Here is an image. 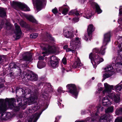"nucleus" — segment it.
Masks as SVG:
<instances>
[{
  "label": "nucleus",
  "instance_id": "nucleus-1",
  "mask_svg": "<svg viewBox=\"0 0 122 122\" xmlns=\"http://www.w3.org/2000/svg\"><path fill=\"white\" fill-rule=\"evenodd\" d=\"M104 37L103 45L100 49L97 48H94L93 50V53L91 52L89 55V58L91 60L94 67L95 68H96L97 65L104 61L103 59L100 58L98 54L100 53L102 55H105L107 42L110 40V32H109L106 33L104 35Z\"/></svg>",
  "mask_w": 122,
  "mask_h": 122
},
{
  "label": "nucleus",
  "instance_id": "nucleus-2",
  "mask_svg": "<svg viewBox=\"0 0 122 122\" xmlns=\"http://www.w3.org/2000/svg\"><path fill=\"white\" fill-rule=\"evenodd\" d=\"M21 77L23 79H24L26 80L27 79L32 81H36L38 79L37 75L34 73L32 71L27 73L25 71H24L21 75Z\"/></svg>",
  "mask_w": 122,
  "mask_h": 122
},
{
  "label": "nucleus",
  "instance_id": "nucleus-3",
  "mask_svg": "<svg viewBox=\"0 0 122 122\" xmlns=\"http://www.w3.org/2000/svg\"><path fill=\"white\" fill-rule=\"evenodd\" d=\"M80 41L78 37H76L75 39H73L70 42V48H67L66 51L68 52L72 51V53L74 52V50H77L80 47Z\"/></svg>",
  "mask_w": 122,
  "mask_h": 122
},
{
  "label": "nucleus",
  "instance_id": "nucleus-4",
  "mask_svg": "<svg viewBox=\"0 0 122 122\" xmlns=\"http://www.w3.org/2000/svg\"><path fill=\"white\" fill-rule=\"evenodd\" d=\"M66 87L69 90L68 92L71 93L73 97L77 98L78 92H77V88L76 85L72 84H68L66 85Z\"/></svg>",
  "mask_w": 122,
  "mask_h": 122
},
{
  "label": "nucleus",
  "instance_id": "nucleus-5",
  "mask_svg": "<svg viewBox=\"0 0 122 122\" xmlns=\"http://www.w3.org/2000/svg\"><path fill=\"white\" fill-rule=\"evenodd\" d=\"M10 4L11 6H16L22 10L24 11H30V8L26 5L20 2L13 1L11 4L10 2Z\"/></svg>",
  "mask_w": 122,
  "mask_h": 122
},
{
  "label": "nucleus",
  "instance_id": "nucleus-6",
  "mask_svg": "<svg viewBox=\"0 0 122 122\" xmlns=\"http://www.w3.org/2000/svg\"><path fill=\"white\" fill-rule=\"evenodd\" d=\"M9 66L10 69H9L6 70V71L7 73V74H9L10 76L13 78V77H14V73L13 72L14 71V70H13V69H16L17 68H18V67L17 65L15 63H10Z\"/></svg>",
  "mask_w": 122,
  "mask_h": 122
},
{
  "label": "nucleus",
  "instance_id": "nucleus-7",
  "mask_svg": "<svg viewBox=\"0 0 122 122\" xmlns=\"http://www.w3.org/2000/svg\"><path fill=\"white\" fill-rule=\"evenodd\" d=\"M43 50L45 51V52L43 53L45 54L47 53V52L52 53H55L56 52V47L53 46H51L47 44L46 47H44L43 48Z\"/></svg>",
  "mask_w": 122,
  "mask_h": 122
},
{
  "label": "nucleus",
  "instance_id": "nucleus-8",
  "mask_svg": "<svg viewBox=\"0 0 122 122\" xmlns=\"http://www.w3.org/2000/svg\"><path fill=\"white\" fill-rule=\"evenodd\" d=\"M46 0H37L36 2V8L38 11L45 7L46 5Z\"/></svg>",
  "mask_w": 122,
  "mask_h": 122
},
{
  "label": "nucleus",
  "instance_id": "nucleus-9",
  "mask_svg": "<svg viewBox=\"0 0 122 122\" xmlns=\"http://www.w3.org/2000/svg\"><path fill=\"white\" fill-rule=\"evenodd\" d=\"M69 9V8L67 5H64L62 6L59 8V10L61 12L62 14L66 15L67 14Z\"/></svg>",
  "mask_w": 122,
  "mask_h": 122
},
{
  "label": "nucleus",
  "instance_id": "nucleus-10",
  "mask_svg": "<svg viewBox=\"0 0 122 122\" xmlns=\"http://www.w3.org/2000/svg\"><path fill=\"white\" fill-rule=\"evenodd\" d=\"M95 29V27L92 24H90L88 26L87 31L88 36L89 37H90L89 38L90 40H91V39L92 37V33L94 31Z\"/></svg>",
  "mask_w": 122,
  "mask_h": 122
},
{
  "label": "nucleus",
  "instance_id": "nucleus-11",
  "mask_svg": "<svg viewBox=\"0 0 122 122\" xmlns=\"http://www.w3.org/2000/svg\"><path fill=\"white\" fill-rule=\"evenodd\" d=\"M35 103V104L32 105L31 107V108L29 109L28 111L30 113H34L40 108V106L37 102Z\"/></svg>",
  "mask_w": 122,
  "mask_h": 122
},
{
  "label": "nucleus",
  "instance_id": "nucleus-12",
  "mask_svg": "<svg viewBox=\"0 0 122 122\" xmlns=\"http://www.w3.org/2000/svg\"><path fill=\"white\" fill-rule=\"evenodd\" d=\"M104 86L105 89L102 91V93L104 94L105 93H108L109 92H110L111 90L113 89V86L110 85L107 83H105Z\"/></svg>",
  "mask_w": 122,
  "mask_h": 122
},
{
  "label": "nucleus",
  "instance_id": "nucleus-13",
  "mask_svg": "<svg viewBox=\"0 0 122 122\" xmlns=\"http://www.w3.org/2000/svg\"><path fill=\"white\" fill-rule=\"evenodd\" d=\"M91 5L93 8L96 9V11L98 14H100L102 12V10L100 8L99 5L94 2H92L91 3Z\"/></svg>",
  "mask_w": 122,
  "mask_h": 122
},
{
  "label": "nucleus",
  "instance_id": "nucleus-14",
  "mask_svg": "<svg viewBox=\"0 0 122 122\" xmlns=\"http://www.w3.org/2000/svg\"><path fill=\"white\" fill-rule=\"evenodd\" d=\"M21 104V103H19L18 106H16L15 107L14 110L16 112L18 111L20 109H25L26 106H25V104Z\"/></svg>",
  "mask_w": 122,
  "mask_h": 122
},
{
  "label": "nucleus",
  "instance_id": "nucleus-15",
  "mask_svg": "<svg viewBox=\"0 0 122 122\" xmlns=\"http://www.w3.org/2000/svg\"><path fill=\"white\" fill-rule=\"evenodd\" d=\"M16 100L17 102L19 103H21V104H25V106H26V103L25 102L24 103V102L26 101V98H23L21 97H18L16 96ZM23 105V104H22Z\"/></svg>",
  "mask_w": 122,
  "mask_h": 122
},
{
  "label": "nucleus",
  "instance_id": "nucleus-16",
  "mask_svg": "<svg viewBox=\"0 0 122 122\" xmlns=\"http://www.w3.org/2000/svg\"><path fill=\"white\" fill-rule=\"evenodd\" d=\"M63 35L65 37L68 38H72L74 36V35L71 31L66 30H64Z\"/></svg>",
  "mask_w": 122,
  "mask_h": 122
},
{
  "label": "nucleus",
  "instance_id": "nucleus-17",
  "mask_svg": "<svg viewBox=\"0 0 122 122\" xmlns=\"http://www.w3.org/2000/svg\"><path fill=\"white\" fill-rule=\"evenodd\" d=\"M109 115L104 114L101 116L99 119V122H108Z\"/></svg>",
  "mask_w": 122,
  "mask_h": 122
},
{
  "label": "nucleus",
  "instance_id": "nucleus-18",
  "mask_svg": "<svg viewBox=\"0 0 122 122\" xmlns=\"http://www.w3.org/2000/svg\"><path fill=\"white\" fill-rule=\"evenodd\" d=\"M32 55L30 54H26L23 56L22 59L27 61H31L32 60Z\"/></svg>",
  "mask_w": 122,
  "mask_h": 122
},
{
  "label": "nucleus",
  "instance_id": "nucleus-19",
  "mask_svg": "<svg viewBox=\"0 0 122 122\" xmlns=\"http://www.w3.org/2000/svg\"><path fill=\"white\" fill-rule=\"evenodd\" d=\"M5 28L7 30H14L13 25L9 22L7 21L5 23Z\"/></svg>",
  "mask_w": 122,
  "mask_h": 122
},
{
  "label": "nucleus",
  "instance_id": "nucleus-20",
  "mask_svg": "<svg viewBox=\"0 0 122 122\" xmlns=\"http://www.w3.org/2000/svg\"><path fill=\"white\" fill-rule=\"evenodd\" d=\"M102 103L103 106L108 107L110 105V102L108 97H105L104 98Z\"/></svg>",
  "mask_w": 122,
  "mask_h": 122
},
{
  "label": "nucleus",
  "instance_id": "nucleus-21",
  "mask_svg": "<svg viewBox=\"0 0 122 122\" xmlns=\"http://www.w3.org/2000/svg\"><path fill=\"white\" fill-rule=\"evenodd\" d=\"M26 101L24 102V103H26L27 104L30 105L33 103H35L36 102H35V98L33 97H30L28 99H26Z\"/></svg>",
  "mask_w": 122,
  "mask_h": 122
},
{
  "label": "nucleus",
  "instance_id": "nucleus-22",
  "mask_svg": "<svg viewBox=\"0 0 122 122\" xmlns=\"http://www.w3.org/2000/svg\"><path fill=\"white\" fill-rule=\"evenodd\" d=\"M82 65V64L79 60L76 61L74 62L72 65V67L75 68H79Z\"/></svg>",
  "mask_w": 122,
  "mask_h": 122
},
{
  "label": "nucleus",
  "instance_id": "nucleus-23",
  "mask_svg": "<svg viewBox=\"0 0 122 122\" xmlns=\"http://www.w3.org/2000/svg\"><path fill=\"white\" fill-rule=\"evenodd\" d=\"M14 25L15 28L14 33L16 32L17 33H22L21 30L19 25H18L16 23Z\"/></svg>",
  "mask_w": 122,
  "mask_h": 122
},
{
  "label": "nucleus",
  "instance_id": "nucleus-24",
  "mask_svg": "<svg viewBox=\"0 0 122 122\" xmlns=\"http://www.w3.org/2000/svg\"><path fill=\"white\" fill-rule=\"evenodd\" d=\"M59 59L58 57L55 56H52L50 58V60L49 61V62H51L53 63V62H55L57 63V62H59Z\"/></svg>",
  "mask_w": 122,
  "mask_h": 122
},
{
  "label": "nucleus",
  "instance_id": "nucleus-25",
  "mask_svg": "<svg viewBox=\"0 0 122 122\" xmlns=\"http://www.w3.org/2000/svg\"><path fill=\"white\" fill-rule=\"evenodd\" d=\"M69 15H75L77 16L79 15L80 14L78 11L76 10V9L72 10L70 11L69 13Z\"/></svg>",
  "mask_w": 122,
  "mask_h": 122
},
{
  "label": "nucleus",
  "instance_id": "nucleus-26",
  "mask_svg": "<svg viewBox=\"0 0 122 122\" xmlns=\"http://www.w3.org/2000/svg\"><path fill=\"white\" fill-rule=\"evenodd\" d=\"M114 102L116 103H119L121 102L120 98V96L117 94H116V96L113 99Z\"/></svg>",
  "mask_w": 122,
  "mask_h": 122
},
{
  "label": "nucleus",
  "instance_id": "nucleus-27",
  "mask_svg": "<svg viewBox=\"0 0 122 122\" xmlns=\"http://www.w3.org/2000/svg\"><path fill=\"white\" fill-rule=\"evenodd\" d=\"M26 19L30 21L33 23H35L36 24L37 23V21L32 16H30L26 18Z\"/></svg>",
  "mask_w": 122,
  "mask_h": 122
},
{
  "label": "nucleus",
  "instance_id": "nucleus-28",
  "mask_svg": "<svg viewBox=\"0 0 122 122\" xmlns=\"http://www.w3.org/2000/svg\"><path fill=\"white\" fill-rule=\"evenodd\" d=\"M111 90L110 92H109L108 94H107L108 97L110 98L113 99L114 98V97L116 96V95L115 93L114 92H111Z\"/></svg>",
  "mask_w": 122,
  "mask_h": 122
},
{
  "label": "nucleus",
  "instance_id": "nucleus-29",
  "mask_svg": "<svg viewBox=\"0 0 122 122\" xmlns=\"http://www.w3.org/2000/svg\"><path fill=\"white\" fill-rule=\"evenodd\" d=\"M114 44L116 46L118 45V46L120 44L121 45L122 44V37L119 36L117 41L115 42Z\"/></svg>",
  "mask_w": 122,
  "mask_h": 122
},
{
  "label": "nucleus",
  "instance_id": "nucleus-30",
  "mask_svg": "<svg viewBox=\"0 0 122 122\" xmlns=\"http://www.w3.org/2000/svg\"><path fill=\"white\" fill-rule=\"evenodd\" d=\"M47 37V40L46 41L48 42L50 41H54V39L52 37V35L50 34H48L46 35Z\"/></svg>",
  "mask_w": 122,
  "mask_h": 122
},
{
  "label": "nucleus",
  "instance_id": "nucleus-31",
  "mask_svg": "<svg viewBox=\"0 0 122 122\" xmlns=\"http://www.w3.org/2000/svg\"><path fill=\"white\" fill-rule=\"evenodd\" d=\"M114 107L111 106L108 107L105 111V112L106 113L108 114L110 113H112Z\"/></svg>",
  "mask_w": 122,
  "mask_h": 122
},
{
  "label": "nucleus",
  "instance_id": "nucleus-32",
  "mask_svg": "<svg viewBox=\"0 0 122 122\" xmlns=\"http://www.w3.org/2000/svg\"><path fill=\"white\" fill-rule=\"evenodd\" d=\"M45 63L42 62H39L38 63L37 67L41 69L45 67Z\"/></svg>",
  "mask_w": 122,
  "mask_h": 122
},
{
  "label": "nucleus",
  "instance_id": "nucleus-33",
  "mask_svg": "<svg viewBox=\"0 0 122 122\" xmlns=\"http://www.w3.org/2000/svg\"><path fill=\"white\" fill-rule=\"evenodd\" d=\"M6 15V13L5 10L2 9H0V17H3Z\"/></svg>",
  "mask_w": 122,
  "mask_h": 122
},
{
  "label": "nucleus",
  "instance_id": "nucleus-34",
  "mask_svg": "<svg viewBox=\"0 0 122 122\" xmlns=\"http://www.w3.org/2000/svg\"><path fill=\"white\" fill-rule=\"evenodd\" d=\"M85 17L87 19H91L92 17L90 11H87L86 13Z\"/></svg>",
  "mask_w": 122,
  "mask_h": 122
},
{
  "label": "nucleus",
  "instance_id": "nucleus-35",
  "mask_svg": "<svg viewBox=\"0 0 122 122\" xmlns=\"http://www.w3.org/2000/svg\"><path fill=\"white\" fill-rule=\"evenodd\" d=\"M57 63H56L55 62H53L52 63L51 62H49V63H50L51 66L54 68H55L56 67H58V66L59 62H57Z\"/></svg>",
  "mask_w": 122,
  "mask_h": 122
},
{
  "label": "nucleus",
  "instance_id": "nucleus-36",
  "mask_svg": "<svg viewBox=\"0 0 122 122\" xmlns=\"http://www.w3.org/2000/svg\"><path fill=\"white\" fill-rule=\"evenodd\" d=\"M41 112L40 113H36L35 114V117L33 121V122H36L38 119L40 115H41Z\"/></svg>",
  "mask_w": 122,
  "mask_h": 122
},
{
  "label": "nucleus",
  "instance_id": "nucleus-37",
  "mask_svg": "<svg viewBox=\"0 0 122 122\" xmlns=\"http://www.w3.org/2000/svg\"><path fill=\"white\" fill-rule=\"evenodd\" d=\"M111 75L109 74L105 73L103 76V78L102 81H104L106 78H108L111 76Z\"/></svg>",
  "mask_w": 122,
  "mask_h": 122
},
{
  "label": "nucleus",
  "instance_id": "nucleus-38",
  "mask_svg": "<svg viewBox=\"0 0 122 122\" xmlns=\"http://www.w3.org/2000/svg\"><path fill=\"white\" fill-rule=\"evenodd\" d=\"M115 88L116 89L119 90V91H120L122 89V85H121L120 83L115 87Z\"/></svg>",
  "mask_w": 122,
  "mask_h": 122
},
{
  "label": "nucleus",
  "instance_id": "nucleus-39",
  "mask_svg": "<svg viewBox=\"0 0 122 122\" xmlns=\"http://www.w3.org/2000/svg\"><path fill=\"white\" fill-rule=\"evenodd\" d=\"M37 33H33L30 35V37L32 38H35L38 36Z\"/></svg>",
  "mask_w": 122,
  "mask_h": 122
},
{
  "label": "nucleus",
  "instance_id": "nucleus-40",
  "mask_svg": "<svg viewBox=\"0 0 122 122\" xmlns=\"http://www.w3.org/2000/svg\"><path fill=\"white\" fill-rule=\"evenodd\" d=\"M20 25L22 27H26L27 25V24L26 23L23 21H21L20 22Z\"/></svg>",
  "mask_w": 122,
  "mask_h": 122
},
{
  "label": "nucleus",
  "instance_id": "nucleus-41",
  "mask_svg": "<svg viewBox=\"0 0 122 122\" xmlns=\"http://www.w3.org/2000/svg\"><path fill=\"white\" fill-rule=\"evenodd\" d=\"M121 46V45L120 44L117 48V49L118 50L117 52L118 53H119V55H120L119 54V52L122 51V47Z\"/></svg>",
  "mask_w": 122,
  "mask_h": 122
},
{
  "label": "nucleus",
  "instance_id": "nucleus-42",
  "mask_svg": "<svg viewBox=\"0 0 122 122\" xmlns=\"http://www.w3.org/2000/svg\"><path fill=\"white\" fill-rule=\"evenodd\" d=\"M9 104H12L16 101V99L14 98L9 99Z\"/></svg>",
  "mask_w": 122,
  "mask_h": 122
},
{
  "label": "nucleus",
  "instance_id": "nucleus-43",
  "mask_svg": "<svg viewBox=\"0 0 122 122\" xmlns=\"http://www.w3.org/2000/svg\"><path fill=\"white\" fill-rule=\"evenodd\" d=\"M52 12L55 14L56 15L58 13V11L56 7L52 10Z\"/></svg>",
  "mask_w": 122,
  "mask_h": 122
},
{
  "label": "nucleus",
  "instance_id": "nucleus-44",
  "mask_svg": "<svg viewBox=\"0 0 122 122\" xmlns=\"http://www.w3.org/2000/svg\"><path fill=\"white\" fill-rule=\"evenodd\" d=\"M4 108L3 105H1L0 106V113H2L4 112Z\"/></svg>",
  "mask_w": 122,
  "mask_h": 122
},
{
  "label": "nucleus",
  "instance_id": "nucleus-45",
  "mask_svg": "<svg viewBox=\"0 0 122 122\" xmlns=\"http://www.w3.org/2000/svg\"><path fill=\"white\" fill-rule=\"evenodd\" d=\"M16 35V39H19L21 36V34L22 33H17L16 32V33H14Z\"/></svg>",
  "mask_w": 122,
  "mask_h": 122
},
{
  "label": "nucleus",
  "instance_id": "nucleus-46",
  "mask_svg": "<svg viewBox=\"0 0 122 122\" xmlns=\"http://www.w3.org/2000/svg\"><path fill=\"white\" fill-rule=\"evenodd\" d=\"M66 58L65 57L63 58L62 59V62L65 65L66 64Z\"/></svg>",
  "mask_w": 122,
  "mask_h": 122
},
{
  "label": "nucleus",
  "instance_id": "nucleus-47",
  "mask_svg": "<svg viewBox=\"0 0 122 122\" xmlns=\"http://www.w3.org/2000/svg\"><path fill=\"white\" fill-rule=\"evenodd\" d=\"M116 66L117 67H119V66H122V62L120 61L116 63Z\"/></svg>",
  "mask_w": 122,
  "mask_h": 122
},
{
  "label": "nucleus",
  "instance_id": "nucleus-48",
  "mask_svg": "<svg viewBox=\"0 0 122 122\" xmlns=\"http://www.w3.org/2000/svg\"><path fill=\"white\" fill-rule=\"evenodd\" d=\"M119 16H122V8H119Z\"/></svg>",
  "mask_w": 122,
  "mask_h": 122
},
{
  "label": "nucleus",
  "instance_id": "nucleus-49",
  "mask_svg": "<svg viewBox=\"0 0 122 122\" xmlns=\"http://www.w3.org/2000/svg\"><path fill=\"white\" fill-rule=\"evenodd\" d=\"M118 22L121 25H122V18L120 17L118 20Z\"/></svg>",
  "mask_w": 122,
  "mask_h": 122
},
{
  "label": "nucleus",
  "instance_id": "nucleus-50",
  "mask_svg": "<svg viewBox=\"0 0 122 122\" xmlns=\"http://www.w3.org/2000/svg\"><path fill=\"white\" fill-rule=\"evenodd\" d=\"M4 25V23L2 21L0 22V31L3 27Z\"/></svg>",
  "mask_w": 122,
  "mask_h": 122
},
{
  "label": "nucleus",
  "instance_id": "nucleus-51",
  "mask_svg": "<svg viewBox=\"0 0 122 122\" xmlns=\"http://www.w3.org/2000/svg\"><path fill=\"white\" fill-rule=\"evenodd\" d=\"M111 117H112V116L111 115H109V119L108 118V122H113V121L112 120V119H111Z\"/></svg>",
  "mask_w": 122,
  "mask_h": 122
},
{
  "label": "nucleus",
  "instance_id": "nucleus-52",
  "mask_svg": "<svg viewBox=\"0 0 122 122\" xmlns=\"http://www.w3.org/2000/svg\"><path fill=\"white\" fill-rule=\"evenodd\" d=\"M101 107V105L100 104H99L98 106L97 107V113H98V112H99V109H100Z\"/></svg>",
  "mask_w": 122,
  "mask_h": 122
},
{
  "label": "nucleus",
  "instance_id": "nucleus-53",
  "mask_svg": "<svg viewBox=\"0 0 122 122\" xmlns=\"http://www.w3.org/2000/svg\"><path fill=\"white\" fill-rule=\"evenodd\" d=\"M61 118V117L60 116H58L56 117V121L54 122H58L57 121H58V120L60 119Z\"/></svg>",
  "mask_w": 122,
  "mask_h": 122
},
{
  "label": "nucleus",
  "instance_id": "nucleus-54",
  "mask_svg": "<svg viewBox=\"0 0 122 122\" xmlns=\"http://www.w3.org/2000/svg\"><path fill=\"white\" fill-rule=\"evenodd\" d=\"M78 20L79 18L77 17L74 18L73 19V20L76 22H77L78 21Z\"/></svg>",
  "mask_w": 122,
  "mask_h": 122
},
{
  "label": "nucleus",
  "instance_id": "nucleus-55",
  "mask_svg": "<svg viewBox=\"0 0 122 122\" xmlns=\"http://www.w3.org/2000/svg\"><path fill=\"white\" fill-rule=\"evenodd\" d=\"M9 99L6 98L5 99V103L8 102L9 103Z\"/></svg>",
  "mask_w": 122,
  "mask_h": 122
},
{
  "label": "nucleus",
  "instance_id": "nucleus-56",
  "mask_svg": "<svg viewBox=\"0 0 122 122\" xmlns=\"http://www.w3.org/2000/svg\"><path fill=\"white\" fill-rule=\"evenodd\" d=\"M4 100L3 99H0V104H3L4 102Z\"/></svg>",
  "mask_w": 122,
  "mask_h": 122
},
{
  "label": "nucleus",
  "instance_id": "nucleus-57",
  "mask_svg": "<svg viewBox=\"0 0 122 122\" xmlns=\"http://www.w3.org/2000/svg\"><path fill=\"white\" fill-rule=\"evenodd\" d=\"M63 91V93H64L65 92L64 91H63L60 88H58V91L59 92H61L62 91Z\"/></svg>",
  "mask_w": 122,
  "mask_h": 122
},
{
  "label": "nucleus",
  "instance_id": "nucleus-58",
  "mask_svg": "<svg viewBox=\"0 0 122 122\" xmlns=\"http://www.w3.org/2000/svg\"><path fill=\"white\" fill-rule=\"evenodd\" d=\"M3 61V60L2 59V57L0 56V64H1Z\"/></svg>",
  "mask_w": 122,
  "mask_h": 122
},
{
  "label": "nucleus",
  "instance_id": "nucleus-59",
  "mask_svg": "<svg viewBox=\"0 0 122 122\" xmlns=\"http://www.w3.org/2000/svg\"><path fill=\"white\" fill-rule=\"evenodd\" d=\"M68 46L67 45H65L63 47V48L64 49H66V50L68 48Z\"/></svg>",
  "mask_w": 122,
  "mask_h": 122
},
{
  "label": "nucleus",
  "instance_id": "nucleus-60",
  "mask_svg": "<svg viewBox=\"0 0 122 122\" xmlns=\"http://www.w3.org/2000/svg\"><path fill=\"white\" fill-rule=\"evenodd\" d=\"M19 89L20 88L18 87H16L15 89V92L16 93H17V91L19 90Z\"/></svg>",
  "mask_w": 122,
  "mask_h": 122
},
{
  "label": "nucleus",
  "instance_id": "nucleus-61",
  "mask_svg": "<svg viewBox=\"0 0 122 122\" xmlns=\"http://www.w3.org/2000/svg\"><path fill=\"white\" fill-rule=\"evenodd\" d=\"M43 58V57L42 56H40L39 57V59L40 60H42Z\"/></svg>",
  "mask_w": 122,
  "mask_h": 122
},
{
  "label": "nucleus",
  "instance_id": "nucleus-62",
  "mask_svg": "<svg viewBox=\"0 0 122 122\" xmlns=\"http://www.w3.org/2000/svg\"><path fill=\"white\" fill-rule=\"evenodd\" d=\"M113 68V67L112 66L110 65L109 66V67H107V69H109V68H110L111 69V68Z\"/></svg>",
  "mask_w": 122,
  "mask_h": 122
},
{
  "label": "nucleus",
  "instance_id": "nucleus-63",
  "mask_svg": "<svg viewBox=\"0 0 122 122\" xmlns=\"http://www.w3.org/2000/svg\"><path fill=\"white\" fill-rule=\"evenodd\" d=\"M43 97L44 98H45V99H46V98H47V96H46L45 95H43Z\"/></svg>",
  "mask_w": 122,
  "mask_h": 122
},
{
  "label": "nucleus",
  "instance_id": "nucleus-64",
  "mask_svg": "<svg viewBox=\"0 0 122 122\" xmlns=\"http://www.w3.org/2000/svg\"><path fill=\"white\" fill-rule=\"evenodd\" d=\"M32 118L30 119V120H29L28 121V122H32Z\"/></svg>",
  "mask_w": 122,
  "mask_h": 122
}]
</instances>
